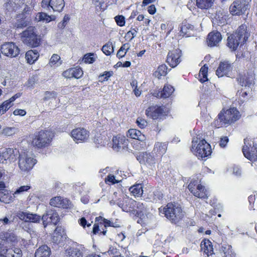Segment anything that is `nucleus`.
<instances>
[{
	"instance_id": "nucleus-56",
	"label": "nucleus",
	"mask_w": 257,
	"mask_h": 257,
	"mask_svg": "<svg viewBox=\"0 0 257 257\" xmlns=\"http://www.w3.org/2000/svg\"><path fill=\"white\" fill-rule=\"evenodd\" d=\"M228 142V139L227 137H223L221 138L219 142V146L222 148H224L226 146Z\"/></svg>"
},
{
	"instance_id": "nucleus-28",
	"label": "nucleus",
	"mask_w": 257,
	"mask_h": 257,
	"mask_svg": "<svg viewBox=\"0 0 257 257\" xmlns=\"http://www.w3.org/2000/svg\"><path fill=\"white\" fill-rule=\"evenodd\" d=\"M0 238L8 242H15L17 241V237L13 232H4L0 233Z\"/></svg>"
},
{
	"instance_id": "nucleus-10",
	"label": "nucleus",
	"mask_w": 257,
	"mask_h": 257,
	"mask_svg": "<svg viewBox=\"0 0 257 257\" xmlns=\"http://www.w3.org/2000/svg\"><path fill=\"white\" fill-rule=\"evenodd\" d=\"M1 50L3 54L11 58L16 57L20 54L19 48L13 42L4 44L1 46Z\"/></svg>"
},
{
	"instance_id": "nucleus-50",
	"label": "nucleus",
	"mask_w": 257,
	"mask_h": 257,
	"mask_svg": "<svg viewBox=\"0 0 257 257\" xmlns=\"http://www.w3.org/2000/svg\"><path fill=\"white\" fill-rule=\"evenodd\" d=\"M69 20L70 18L69 16L68 15H65L63 21L58 24V27L60 29H63Z\"/></svg>"
},
{
	"instance_id": "nucleus-45",
	"label": "nucleus",
	"mask_w": 257,
	"mask_h": 257,
	"mask_svg": "<svg viewBox=\"0 0 257 257\" xmlns=\"http://www.w3.org/2000/svg\"><path fill=\"white\" fill-rule=\"evenodd\" d=\"M49 18V16L45 13H38L36 17V19L39 21H43L46 22H50V19Z\"/></svg>"
},
{
	"instance_id": "nucleus-59",
	"label": "nucleus",
	"mask_w": 257,
	"mask_h": 257,
	"mask_svg": "<svg viewBox=\"0 0 257 257\" xmlns=\"http://www.w3.org/2000/svg\"><path fill=\"white\" fill-rule=\"evenodd\" d=\"M31 10V9L30 7H28L27 6H26L25 8L23 10V11L20 13V15H23L25 16V17L28 18V16L29 15V12Z\"/></svg>"
},
{
	"instance_id": "nucleus-24",
	"label": "nucleus",
	"mask_w": 257,
	"mask_h": 257,
	"mask_svg": "<svg viewBox=\"0 0 257 257\" xmlns=\"http://www.w3.org/2000/svg\"><path fill=\"white\" fill-rule=\"evenodd\" d=\"M237 80L242 86L248 87V89H249V88H250L254 84L253 78L251 75H244L240 76L237 78Z\"/></svg>"
},
{
	"instance_id": "nucleus-62",
	"label": "nucleus",
	"mask_w": 257,
	"mask_h": 257,
	"mask_svg": "<svg viewBox=\"0 0 257 257\" xmlns=\"http://www.w3.org/2000/svg\"><path fill=\"white\" fill-rule=\"evenodd\" d=\"M103 221L104 223V226L105 227H106L107 226L117 227V226H114L112 222L106 219H103Z\"/></svg>"
},
{
	"instance_id": "nucleus-5",
	"label": "nucleus",
	"mask_w": 257,
	"mask_h": 257,
	"mask_svg": "<svg viewBox=\"0 0 257 257\" xmlns=\"http://www.w3.org/2000/svg\"><path fill=\"white\" fill-rule=\"evenodd\" d=\"M218 117L222 124L229 125L238 120L240 117V114L237 109L233 107L225 111H221Z\"/></svg>"
},
{
	"instance_id": "nucleus-7",
	"label": "nucleus",
	"mask_w": 257,
	"mask_h": 257,
	"mask_svg": "<svg viewBox=\"0 0 257 257\" xmlns=\"http://www.w3.org/2000/svg\"><path fill=\"white\" fill-rule=\"evenodd\" d=\"M36 160L32 155L26 152H22L19 156V167L21 171L28 172L30 171L35 164Z\"/></svg>"
},
{
	"instance_id": "nucleus-47",
	"label": "nucleus",
	"mask_w": 257,
	"mask_h": 257,
	"mask_svg": "<svg viewBox=\"0 0 257 257\" xmlns=\"http://www.w3.org/2000/svg\"><path fill=\"white\" fill-rule=\"evenodd\" d=\"M56 97V93L54 91H46L43 100L45 101L49 100L51 99H55Z\"/></svg>"
},
{
	"instance_id": "nucleus-8",
	"label": "nucleus",
	"mask_w": 257,
	"mask_h": 257,
	"mask_svg": "<svg viewBox=\"0 0 257 257\" xmlns=\"http://www.w3.org/2000/svg\"><path fill=\"white\" fill-rule=\"evenodd\" d=\"M188 188L195 196L198 198L203 199L207 198L205 187L201 184H198L197 180L192 181L188 185Z\"/></svg>"
},
{
	"instance_id": "nucleus-29",
	"label": "nucleus",
	"mask_w": 257,
	"mask_h": 257,
	"mask_svg": "<svg viewBox=\"0 0 257 257\" xmlns=\"http://www.w3.org/2000/svg\"><path fill=\"white\" fill-rule=\"evenodd\" d=\"M201 247L208 255L213 254V246L208 239H204L201 243Z\"/></svg>"
},
{
	"instance_id": "nucleus-57",
	"label": "nucleus",
	"mask_w": 257,
	"mask_h": 257,
	"mask_svg": "<svg viewBox=\"0 0 257 257\" xmlns=\"http://www.w3.org/2000/svg\"><path fill=\"white\" fill-rule=\"evenodd\" d=\"M109 182L112 183V184H115L116 183H118V182L115 179V177L112 175H109L107 178L105 179V182Z\"/></svg>"
},
{
	"instance_id": "nucleus-39",
	"label": "nucleus",
	"mask_w": 257,
	"mask_h": 257,
	"mask_svg": "<svg viewBox=\"0 0 257 257\" xmlns=\"http://www.w3.org/2000/svg\"><path fill=\"white\" fill-rule=\"evenodd\" d=\"M102 51L106 55H110L113 52V47L111 43H107L103 46Z\"/></svg>"
},
{
	"instance_id": "nucleus-14",
	"label": "nucleus",
	"mask_w": 257,
	"mask_h": 257,
	"mask_svg": "<svg viewBox=\"0 0 257 257\" xmlns=\"http://www.w3.org/2000/svg\"><path fill=\"white\" fill-rule=\"evenodd\" d=\"M59 219V215L56 212L52 210H48L42 217L43 224L45 227L48 224L53 223L56 225Z\"/></svg>"
},
{
	"instance_id": "nucleus-34",
	"label": "nucleus",
	"mask_w": 257,
	"mask_h": 257,
	"mask_svg": "<svg viewBox=\"0 0 257 257\" xmlns=\"http://www.w3.org/2000/svg\"><path fill=\"white\" fill-rule=\"evenodd\" d=\"M167 67L165 65H161L158 68L157 71H156L154 75L155 77L160 78L162 76H165L167 72Z\"/></svg>"
},
{
	"instance_id": "nucleus-40",
	"label": "nucleus",
	"mask_w": 257,
	"mask_h": 257,
	"mask_svg": "<svg viewBox=\"0 0 257 257\" xmlns=\"http://www.w3.org/2000/svg\"><path fill=\"white\" fill-rule=\"evenodd\" d=\"M49 63L51 66L55 65L57 66L60 65L61 64L60 57L57 54H53L50 60Z\"/></svg>"
},
{
	"instance_id": "nucleus-23",
	"label": "nucleus",
	"mask_w": 257,
	"mask_h": 257,
	"mask_svg": "<svg viewBox=\"0 0 257 257\" xmlns=\"http://www.w3.org/2000/svg\"><path fill=\"white\" fill-rule=\"evenodd\" d=\"M7 163L8 162L9 163L14 162L16 160L18 155L19 156V151L17 149H13L12 148H7L4 151Z\"/></svg>"
},
{
	"instance_id": "nucleus-27",
	"label": "nucleus",
	"mask_w": 257,
	"mask_h": 257,
	"mask_svg": "<svg viewBox=\"0 0 257 257\" xmlns=\"http://www.w3.org/2000/svg\"><path fill=\"white\" fill-rule=\"evenodd\" d=\"M50 252V248L47 245H42L37 249L35 257H49Z\"/></svg>"
},
{
	"instance_id": "nucleus-63",
	"label": "nucleus",
	"mask_w": 257,
	"mask_h": 257,
	"mask_svg": "<svg viewBox=\"0 0 257 257\" xmlns=\"http://www.w3.org/2000/svg\"><path fill=\"white\" fill-rule=\"evenodd\" d=\"M148 11L151 15L154 14L156 12V9L155 5H152L150 6L148 8Z\"/></svg>"
},
{
	"instance_id": "nucleus-4",
	"label": "nucleus",
	"mask_w": 257,
	"mask_h": 257,
	"mask_svg": "<svg viewBox=\"0 0 257 257\" xmlns=\"http://www.w3.org/2000/svg\"><path fill=\"white\" fill-rule=\"evenodd\" d=\"M52 137V134L50 131H41L35 135L32 145L39 149L47 147L51 142Z\"/></svg>"
},
{
	"instance_id": "nucleus-44",
	"label": "nucleus",
	"mask_w": 257,
	"mask_h": 257,
	"mask_svg": "<svg viewBox=\"0 0 257 257\" xmlns=\"http://www.w3.org/2000/svg\"><path fill=\"white\" fill-rule=\"evenodd\" d=\"M130 189L132 190V192L135 195H142V194L143 193L142 188L139 184L136 185L131 187Z\"/></svg>"
},
{
	"instance_id": "nucleus-42",
	"label": "nucleus",
	"mask_w": 257,
	"mask_h": 257,
	"mask_svg": "<svg viewBox=\"0 0 257 257\" xmlns=\"http://www.w3.org/2000/svg\"><path fill=\"white\" fill-rule=\"evenodd\" d=\"M12 102H10V99L4 102L3 103L0 105V113H4V112L12 106Z\"/></svg>"
},
{
	"instance_id": "nucleus-18",
	"label": "nucleus",
	"mask_w": 257,
	"mask_h": 257,
	"mask_svg": "<svg viewBox=\"0 0 257 257\" xmlns=\"http://www.w3.org/2000/svg\"><path fill=\"white\" fill-rule=\"evenodd\" d=\"M29 23V18L23 15L18 14L15 20L13 22V26L17 29H23L28 26Z\"/></svg>"
},
{
	"instance_id": "nucleus-16",
	"label": "nucleus",
	"mask_w": 257,
	"mask_h": 257,
	"mask_svg": "<svg viewBox=\"0 0 257 257\" xmlns=\"http://www.w3.org/2000/svg\"><path fill=\"white\" fill-rule=\"evenodd\" d=\"M137 159L142 164H148L152 166L156 163V159L154 156L150 153H140L137 156Z\"/></svg>"
},
{
	"instance_id": "nucleus-51",
	"label": "nucleus",
	"mask_w": 257,
	"mask_h": 257,
	"mask_svg": "<svg viewBox=\"0 0 257 257\" xmlns=\"http://www.w3.org/2000/svg\"><path fill=\"white\" fill-rule=\"evenodd\" d=\"M138 125L141 128L145 127L147 125V121L142 117H139L136 121Z\"/></svg>"
},
{
	"instance_id": "nucleus-20",
	"label": "nucleus",
	"mask_w": 257,
	"mask_h": 257,
	"mask_svg": "<svg viewBox=\"0 0 257 257\" xmlns=\"http://www.w3.org/2000/svg\"><path fill=\"white\" fill-rule=\"evenodd\" d=\"M221 39L222 37L219 32L213 31L210 33L208 35V45L210 47L217 46Z\"/></svg>"
},
{
	"instance_id": "nucleus-1",
	"label": "nucleus",
	"mask_w": 257,
	"mask_h": 257,
	"mask_svg": "<svg viewBox=\"0 0 257 257\" xmlns=\"http://www.w3.org/2000/svg\"><path fill=\"white\" fill-rule=\"evenodd\" d=\"M249 35L246 25H242L234 33L228 36L227 46L232 50H235L239 45H242L247 40Z\"/></svg>"
},
{
	"instance_id": "nucleus-12",
	"label": "nucleus",
	"mask_w": 257,
	"mask_h": 257,
	"mask_svg": "<svg viewBox=\"0 0 257 257\" xmlns=\"http://www.w3.org/2000/svg\"><path fill=\"white\" fill-rule=\"evenodd\" d=\"M71 136L74 141L78 143L85 142L89 137V132L84 128H76L72 131Z\"/></svg>"
},
{
	"instance_id": "nucleus-46",
	"label": "nucleus",
	"mask_w": 257,
	"mask_h": 257,
	"mask_svg": "<svg viewBox=\"0 0 257 257\" xmlns=\"http://www.w3.org/2000/svg\"><path fill=\"white\" fill-rule=\"evenodd\" d=\"M61 197L59 196L55 197L50 200V204L51 206L59 207L62 203Z\"/></svg>"
},
{
	"instance_id": "nucleus-22",
	"label": "nucleus",
	"mask_w": 257,
	"mask_h": 257,
	"mask_svg": "<svg viewBox=\"0 0 257 257\" xmlns=\"http://www.w3.org/2000/svg\"><path fill=\"white\" fill-rule=\"evenodd\" d=\"M164 109L162 107H158L157 108L149 107L146 110V114L148 116H150L154 119L158 118L163 115Z\"/></svg>"
},
{
	"instance_id": "nucleus-60",
	"label": "nucleus",
	"mask_w": 257,
	"mask_h": 257,
	"mask_svg": "<svg viewBox=\"0 0 257 257\" xmlns=\"http://www.w3.org/2000/svg\"><path fill=\"white\" fill-rule=\"evenodd\" d=\"M30 188V187L29 186H21L16 190V191L15 192V194L20 193L21 192H23L24 191H27Z\"/></svg>"
},
{
	"instance_id": "nucleus-11",
	"label": "nucleus",
	"mask_w": 257,
	"mask_h": 257,
	"mask_svg": "<svg viewBox=\"0 0 257 257\" xmlns=\"http://www.w3.org/2000/svg\"><path fill=\"white\" fill-rule=\"evenodd\" d=\"M243 0L234 2L229 7V11L232 15H240L248 9V2L245 3Z\"/></svg>"
},
{
	"instance_id": "nucleus-37",
	"label": "nucleus",
	"mask_w": 257,
	"mask_h": 257,
	"mask_svg": "<svg viewBox=\"0 0 257 257\" xmlns=\"http://www.w3.org/2000/svg\"><path fill=\"white\" fill-rule=\"evenodd\" d=\"M130 49V45L128 43L123 44L118 51L116 56L119 58L124 57Z\"/></svg>"
},
{
	"instance_id": "nucleus-32",
	"label": "nucleus",
	"mask_w": 257,
	"mask_h": 257,
	"mask_svg": "<svg viewBox=\"0 0 257 257\" xmlns=\"http://www.w3.org/2000/svg\"><path fill=\"white\" fill-rule=\"evenodd\" d=\"M6 257H21L22 251L19 248L14 247L7 250Z\"/></svg>"
},
{
	"instance_id": "nucleus-26",
	"label": "nucleus",
	"mask_w": 257,
	"mask_h": 257,
	"mask_svg": "<svg viewBox=\"0 0 257 257\" xmlns=\"http://www.w3.org/2000/svg\"><path fill=\"white\" fill-rule=\"evenodd\" d=\"M127 136L133 139L138 140L141 142L145 140V136L141 132L136 129H130L128 131Z\"/></svg>"
},
{
	"instance_id": "nucleus-53",
	"label": "nucleus",
	"mask_w": 257,
	"mask_h": 257,
	"mask_svg": "<svg viewBox=\"0 0 257 257\" xmlns=\"http://www.w3.org/2000/svg\"><path fill=\"white\" fill-rule=\"evenodd\" d=\"M93 55V53H89V54H86L84 56L83 59L84 62L88 63H92L94 61V59L91 56Z\"/></svg>"
},
{
	"instance_id": "nucleus-2",
	"label": "nucleus",
	"mask_w": 257,
	"mask_h": 257,
	"mask_svg": "<svg viewBox=\"0 0 257 257\" xmlns=\"http://www.w3.org/2000/svg\"><path fill=\"white\" fill-rule=\"evenodd\" d=\"M198 139L193 138L191 151L197 157L205 158L211 154V148L209 144L203 139L198 143Z\"/></svg>"
},
{
	"instance_id": "nucleus-15",
	"label": "nucleus",
	"mask_w": 257,
	"mask_h": 257,
	"mask_svg": "<svg viewBox=\"0 0 257 257\" xmlns=\"http://www.w3.org/2000/svg\"><path fill=\"white\" fill-rule=\"evenodd\" d=\"M181 51L179 49H174L170 51L168 54L167 62L172 67H175L180 62Z\"/></svg>"
},
{
	"instance_id": "nucleus-55",
	"label": "nucleus",
	"mask_w": 257,
	"mask_h": 257,
	"mask_svg": "<svg viewBox=\"0 0 257 257\" xmlns=\"http://www.w3.org/2000/svg\"><path fill=\"white\" fill-rule=\"evenodd\" d=\"M73 70H72V68L69 69L64 71L63 73V76L66 78L73 77Z\"/></svg>"
},
{
	"instance_id": "nucleus-35",
	"label": "nucleus",
	"mask_w": 257,
	"mask_h": 257,
	"mask_svg": "<svg viewBox=\"0 0 257 257\" xmlns=\"http://www.w3.org/2000/svg\"><path fill=\"white\" fill-rule=\"evenodd\" d=\"M69 257H82V252L77 248L71 247L68 249Z\"/></svg>"
},
{
	"instance_id": "nucleus-49",
	"label": "nucleus",
	"mask_w": 257,
	"mask_h": 257,
	"mask_svg": "<svg viewBox=\"0 0 257 257\" xmlns=\"http://www.w3.org/2000/svg\"><path fill=\"white\" fill-rule=\"evenodd\" d=\"M73 71V76L76 78H79L83 75V71L80 68H72Z\"/></svg>"
},
{
	"instance_id": "nucleus-21",
	"label": "nucleus",
	"mask_w": 257,
	"mask_h": 257,
	"mask_svg": "<svg viewBox=\"0 0 257 257\" xmlns=\"http://www.w3.org/2000/svg\"><path fill=\"white\" fill-rule=\"evenodd\" d=\"M231 65L228 62H220L217 69L216 71V74L218 77L226 75L231 70Z\"/></svg>"
},
{
	"instance_id": "nucleus-25",
	"label": "nucleus",
	"mask_w": 257,
	"mask_h": 257,
	"mask_svg": "<svg viewBox=\"0 0 257 257\" xmlns=\"http://www.w3.org/2000/svg\"><path fill=\"white\" fill-rule=\"evenodd\" d=\"M49 4L54 11L58 12H61L65 6L64 0H50Z\"/></svg>"
},
{
	"instance_id": "nucleus-31",
	"label": "nucleus",
	"mask_w": 257,
	"mask_h": 257,
	"mask_svg": "<svg viewBox=\"0 0 257 257\" xmlns=\"http://www.w3.org/2000/svg\"><path fill=\"white\" fill-rule=\"evenodd\" d=\"M38 52L36 50H30L26 53V59L28 63H33L38 58Z\"/></svg>"
},
{
	"instance_id": "nucleus-19",
	"label": "nucleus",
	"mask_w": 257,
	"mask_h": 257,
	"mask_svg": "<svg viewBox=\"0 0 257 257\" xmlns=\"http://www.w3.org/2000/svg\"><path fill=\"white\" fill-rule=\"evenodd\" d=\"M112 148L116 151H118L119 149H123L127 145L128 140L125 139L124 136H118L113 137L112 139Z\"/></svg>"
},
{
	"instance_id": "nucleus-48",
	"label": "nucleus",
	"mask_w": 257,
	"mask_h": 257,
	"mask_svg": "<svg viewBox=\"0 0 257 257\" xmlns=\"http://www.w3.org/2000/svg\"><path fill=\"white\" fill-rule=\"evenodd\" d=\"M92 3L95 5L97 11H104L105 8L103 2H99L98 0H93Z\"/></svg>"
},
{
	"instance_id": "nucleus-43",
	"label": "nucleus",
	"mask_w": 257,
	"mask_h": 257,
	"mask_svg": "<svg viewBox=\"0 0 257 257\" xmlns=\"http://www.w3.org/2000/svg\"><path fill=\"white\" fill-rule=\"evenodd\" d=\"M27 218L28 221L30 222H38L40 221L41 219H42V218H41L40 216H39L36 214H32L29 213L27 215Z\"/></svg>"
},
{
	"instance_id": "nucleus-38",
	"label": "nucleus",
	"mask_w": 257,
	"mask_h": 257,
	"mask_svg": "<svg viewBox=\"0 0 257 257\" xmlns=\"http://www.w3.org/2000/svg\"><path fill=\"white\" fill-rule=\"evenodd\" d=\"M154 150L162 155L166 152L167 147L165 144L158 142L155 144Z\"/></svg>"
},
{
	"instance_id": "nucleus-30",
	"label": "nucleus",
	"mask_w": 257,
	"mask_h": 257,
	"mask_svg": "<svg viewBox=\"0 0 257 257\" xmlns=\"http://www.w3.org/2000/svg\"><path fill=\"white\" fill-rule=\"evenodd\" d=\"M214 0H196V6L201 9H208L211 8Z\"/></svg>"
},
{
	"instance_id": "nucleus-17",
	"label": "nucleus",
	"mask_w": 257,
	"mask_h": 257,
	"mask_svg": "<svg viewBox=\"0 0 257 257\" xmlns=\"http://www.w3.org/2000/svg\"><path fill=\"white\" fill-rule=\"evenodd\" d=\"M6 186L3 182H0V200L5 203H9L11 201L13 197L11 193L5 189Z\"/></svg>"
},
{
	"instance_id": "nucleus-3",
	"label": "nucleus",
	"mask_w": 257,
	"mask_h": 257,
	"mask_svg": "<svg viewBox=\"0 0 257 257\" xmlns=\"http://www.w3.org/2000/svg\"><path fill=\"white\" fill-rule=\"evenodd\" d=\"M164 212L165 216L174 223L178 222L184 216L181 207L177 204L168 203L164 208Z\"/></svg>"
},
{
	"instance_id": "nucleus-33",
	"label": "nucleus",
	"mask_w": 257,
	"mask_h": 257,
	"mask_svg": "<svg viewBox=\"0 0 257 257\" xmlns=\"http://www.w3.org/2000/svg\"><path fill=\"white\" fill-rule=\"evenodd\" d=\"M174 88L170 85H165L162 90L161 97L163 98L169 97L174 92Z\"/></svg>"
},
{
	"instance_id": "nucleus-6",
	"label": "nucleus",
	"mask_w": 257,
	"mask_h": 257,
	"mask_svg": "<svg viewBox=\"0 0 257 257\" xmlns=\"http://www.w3.org/2000/svg\"><path fill=\"white\" fill-rule=\"evenodd\" d=\"M22 40L24 43L32 47H37L40 42V39L35 32L33 27H28L22 32Z\"/></svg>"
},
{
	"instance_id": "nucleus-61",
	"label": "nucleus",
	"mask_w": 257,
	"mask_h": 257,
	"mask_svg": "<svg viewBox=\"0 0 257 257\" xmlns=\"http://www.w3.org/2000/svg\"><path fill=\"white\" fill-rule=\"evenodd\" d=\"M28 213H29L27 212H22L19 213L18 216L20 219L25 220V221H27V215L28 214Z\"/></svg>"
},
{
	"instance_id": "nucleus-13",
	"label": "nucleus",
	"mask_w": 257,
	"mask_h": 257,
	"mask_svg": "<svg viewBox=\"0 0 257 257\" xmlns=\"http://www.w3.org/2000/svg\"><path fill=\"white\" fill-rule=\"evenodd\" d=\"M66 239V234L64 229L61 226H57L55 229L52 238L53 243L52 247H57L58 245L61 244Z\"/></svg>"
},
{
	"instance_id": "nucleus-54",
	"label": "nucleus",
	"mask_w": 257,
	"mask_h": 257,
	"mask_svg": "<svg viewBox=\"0 0 257 257\" xmlns=\"http://www.w3.org/2000/svg\"><path fill=\"white\" fill-rule=\"evenodd\" d=\"M37 81V77L36 76H33L29 79L27 85L28 87H33Z\"/></svg>"
},
{
	"instance_id": "nucleus-41",
	"label": "nucleus",
	"mask_w": 257,
	"mask_h": 257,
	"mask_svg": "<svg viewBox=\"0 0 257 257\" xmlns=\"http://www.w3.org/2000/svg\"><path fill=\"white\" fill-rule=\"evenodd\" d=\"M193 26L189 24L186 23H183L180 29V32L184 35L187 34L189 30H192Z\"/></svg>"
},
{
	"instance_id": "nucleus-64",
	"label": "nucleus",
	"mask_w": 257,
	"mask_h": 257,
	"mask_svg": "<svg viewBox=\"0 0 257 257\" xmlns=\"http://www.w3.org/2000/svg\"><path fill=\"white\" fill-rule=\"evenodd\" d=\"M0 221L3 222L4 225L10 224L13 222L12 220H10L7 217H5L3 219H0Z\"/></svg>"
},
{
	"instance_id": "nucleus-58",
	"label": "nucleus",
	"mask_w": 257,
	"mask_h": 257,
	"mask_svg": "<svg viewBox=\"0 0 257 257\" xmlns=\"http://www.w3.org/2000/svg\"><path fill=\"white\" fill-rule=\"evenodd\" d=\"M13 113L15 115L24 116L26 114V112L24 109H17L14 111Z\"/></svg>"
},
{
	"instance_id": "nucleus-9",
	"label": "nucleus",
	"mask_w": 257,
	"mask_h": 257,
	"mask_svg": "<svg viewBox=\"0 0 257 257\" xmlns=\"http://www.w3.org/2000/svg\"><path fill=\"white\" fill-rule=\"evenodd\" d=\"M247 141L244 140V144L242 148V152L245 158L251 162H255L257 160V145L251 146Z\"/></svg>"
},
{
	"instance_id": "nucleus-36",
	"label": "nucleus",
	"mask_w": 257,
	"mask_h": 257,
	"mask_svg": "<svg viewBox=\"0 0 257 257\" xmlns=\"http://www.w3.org/2000/svg\"><path fill=\"white\" fill-rule=\"evenodd\" d=\"M208 67L204 65L200 69L199 73V80L201 82L203 83L208 80L207 75Z\"/></svg>"
},
{
	"instance_id": "nucleus-52",
	"label": "nucleus",
	"mask_w": 257,
	"mask_h": 257,
	"mask_svg": "<svg viewBox=\"0 0 257 257\" xmlns=\"http://www.w3.org/2000/svg\"><path fill=\"white\" fill-rule=\"evenodd\" d=\"M115 20L117 24L119 26H123L125 24L124 17L121 15L117 16L115 17Z\"/></svg>"
}]
</instances>
